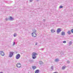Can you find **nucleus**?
<instances>
[{
    "instance_id": "nucleus-1",
    "label": "nucleus",
    "mask_w": 73,
    "mask_h": 73,
    "mask_svg": "<svg viewBox=\"0 0 73 73\" xmlns=\"http://www.w3.org/2000/svg\"><path fill=\"white\" fill-rule=\"evenodd\" d=\"M37 55V54L35 52H33L32 54V57L33 59H35L36 58V56Z\"/></svg>"
},
{
    "instance_id": "nucleus-2",
    "label": "nucleus",
    "mask_w": 73,
    "mask_h": 73,
    "mask_svg": "<svg viewBox=\"0 0 73 73\" xmlns=\"http://www.w3.org/2000/svg\"><path fill=\"white\" fill-rule=\"evenodd\" d=\"M32 37H36V36L37 35V34L35 32H33L32 33Z\"/></svg>"
},
{
    "instance_id": "nucleus-3",
    "label": "nucleus",
    "mask_w": 73,
    "mask_h": 73,
    "mask_svg": "<svg viewBox=\"0 0 73 73\" xmlns=\"http://www.w3.org/2000/svg\"><path fill=\"white\" fill-rule=\"evenodd\" d=\"M13 53H14V52H10L9 55V57H12L13 55Z\"/></svg>"
},
{
    "instance_id": "nucleus-4",
    "label": "nucleus",
    "mask_w": 73,
    "mask_h": 73,
    "mask_svg": "<svg viewBox=\"0 0 73 73\" xmlns=\"http://www.w3.org/2000/svg\"><path fill=\"white\" fill-rule=\"evenodd\" d=\"M16 66L18 68H21V64L20 63H17L16 64Z\"/></svg>"
},
{
    "instance_id": "nucleus-5",
    "label": "nucleus",
    "mask_w": 73,
    "mask_h": 73,
    "mask_svg": "<svg viewBox=\"0 0 73 73\" xmlns=\"http://www.w3.org/2000/svg\"><path fill=\"white\" fill-rule=\"evenodd\" d=\"M20 54H18L16 55V59H19V58H20Z\"/></svg>"
},
{
    "instance_id": "nucleus-6",
    "label": "nucleus",
    "mask_w": 73,
    "mask_h": 73,
    "mask_svg": "<svg viewBox=\"0 0 73 73\" xmlns=\"http://www.w3.org/2000/svg\"><path fill=\"white\" fill-rule=\"evenodd\" d=\"M0 54L2 56H4V53L3 51H0Z\"/></svg>"
},
{
    "instance_id": "nucleus-7",
    "label": "nucleus",
    "mask_w": 73,
    "mask_h": 73,
    "mask_svg": "<svg viewBox=\"0 0 73 73\" xmlns=\"http://www.w3.org/2000/svg\"><path fill=\"white\" fill-rule=\"evenodd\" d=\"M61 31V30L60 28H58L57 30V32L58 33H60Z\"/></svg>"
},
{
    "instance_id": "nucleus-8",
    "label": "nucleus",
    "mask_w": 73,
    "mask_h": 73,
    "mask_svg": "<svg viewBox=\"0 0 73 73\" xmlns=\"http://www.w3.org/2000/svg\"><path fill=\"white\" fill-rule=\"evenodd\" d=\"M65 32L64 31H62L61 33V35L62 36H65Z\"/></svg>"
},
{
    "instance_id": "nucleus-9",
    "label": "nucleus",
    "mask_w": 73,
    "mask_h": 73,
    "mask_svg": "<svg viewBox=\"0 0 73 73\" xmlns=\"http://www.w3.org/2000/svg\"><path fill=\"white\" fill-rule=\"evenodd\" d=\"M51 33H54V32H55V31L54 30V29H52L51 30Z\"/></svg>"
},
{
    "instance_id": "nucleus-10",
    "label": "nucleus",
    "mask_w": 73,
    "mask_h": 73,
    "mask_svg": "<svg viewBox=\"0 0 73 73\" xmlns=\"http://www.w3.org/2000/svg\"><path fill=\"white\" fill-rule=\"evenodd\" d=\"M13 19L12 18V17H10V18L9 19V20H11V21L13 20Z\"/></svg>"
},
{
    "instance_id": "nucleus-11",
    "label": "nucleus",
    "mask_w": 73,
    "mask_h": 73,
    "mask_svg": "<svg viewBox=\"0 0 73 73\" xmlns=\"http://www.w3.org/2000/svg\"><path fill=\"white\" fill-rule=\"evenodd\" d=\"M67 33H68V35H70V34H71V32L70 31H69L67 32Z\"/></svg>"
},
{
    "instance_id": "nucleus-12",
    "label": "nucleus",
    "mask_w": 73,
    "mask_h": 73,
    "mask_svg": "<svg viewBox=\"0 0 73 73\" xmlns=\"http://www.w3.org/2000/svg\"><path fill=\"white\" fill-rule=\"evenodd\" d=\"M66 68V67H65V66H63L62 68V69L63 70H64V69H65V68Z\"/></svg>"
},
{
    "instance_id": "nucleus-13",
    "label": "nucleus",
    "mask_w": 73,
    "mask_h": 73,
    "mask_svg": "<svg viewBox=\"0 0 73 73\" xmlns=\"http://www.w3.org/2000/svg\"><path fill=\"white\" fill-rule=\"evenodd\" d=\"M39 73V70H37L35 71V73Z\"/></svg>"
},
{
    "instance_id": "nucleus-14",
    "label": "nucleus",
    "mask_w": 73,
    "mask_h": 73,
    "mask_svg": "<svg viewBox=\"0 0 73 73\" xmlns=\"http://www.w3.org/2000/svg\"><path fill=\"white\" fill-rule=\"evenodd\" d=\"M32 68H33L34 70H35V69H36V67L35 66H33Z\"/></svg>"
},
{
    "instance_id": "nucleus-15",
    "label": "nucleus",
    "mask_w": 73,
    "mask_h": 73,
    "mask_svg": "<svg viewBox=\"0 0 73 73\" xmlns=\"http://www.w3.org/2000/svg\"><path fill=\"white\" fill-rule=\"evenodd\" d=\"M39 63L40 65H41L42 64H43V62H42V61H40L39 62Z\"/></svg>"
},
{
    "instance_id": "nucleus-16",
    "label": "nucleus",
    "mask_w": 73,
    "mask_h": 73,
    "mask_svg": "<svg viewBox=\"0 0 73 73\" xmlns=\"http://www.w3.org/2000/svg\"><path fill=\"white\" fill-rule=\"evenodd\" d=\"M33 61H34L33 60H29L30 62H31V63H32V62H33Z\"/></svg>"
},
{
    "instance_id": "nucleus-17",
    "label": "nucleus",
    "mask_w": 73,
    "mask_h": 73,
    "mask_svg": "<svg viewBox=\"0 0 73 73\" xmlns=\"http://www.w3.org/2000/svg\"><path fill=\"white\" fill-rule=\"evenodd\" d=\"M55 61L56 62H57V61H58V59H56L55 60Z\"/></svg>"
},
{
    "instance_id": "nucleus-18",
    "label": "nucleus",
    "mask_w": 73,
    "mask_h": 73,
    "mask_svg": "<svg viewBox=\"0 0 73 73\" xmlns=\"http://www.w3.org/2000/svg\"><path fill=\"white\" fill-rule=\"evenodd\" d=\"M51 69L52 70H53V66H52L51 67Z\"/></svg>"
},
{
    "instance_id": "nucleus-19",
    "label": "nucleus",
    "mask_w": 73,
    "mask_h": 73,
    "mask_svg": "<svg viewBox=\"0 0 73 73\" xmlns=\"http://www.w3.org/2000/svg\"><path fill=\"white\" fill-rule=\"evenodd\" d=\"M72 44V42L71 41H70L69 42V44H70V45H71V44Z\"/></svg>"
},
{
    "instance_id": "nucleus-20",
    "label": "nucleus",
    "mask_w": 73,
    "mask_h": 73,
    "mask_svg": "<svg viewBox=\"0 0 73 73\" xmlns=\"http://www.w3.org/2000/svg\"><path fill=\"white\" fill-rule=\"evenodd\" d=\"M16 35H17L16 34H14V37H16Z\"/></svg>"
},
{
    "instance_id": "nucleus-21",
    "label": "nucleus",
    "mask_w": 73,
    "mask_h": 73,
    "mask_svg": "<svg viewBox=\"0 0 73 73\" xmlns=\"http://www.w3.org/2000/svg\"><path fill=\"white\" fill-rule=\"evenodd\" d=\"M59 8H63V7L62 6H60Z\"/></svg>"
},
{
    "instance_id": "nucleus-22",
    "label": "nucleus",
    "mask_w": 73,
    "mask_h": 73,
    "mask_svg": "<svg viewBox=\"0 0 73 73\" xmlns=\"http://www.w3.org/2000/svg\"><path fill=\"white\" fill-rule=\"evenodd\" d=\"M33 32H36V30L35 29H34L33 30Z\"/></svg>"
},
{
    "instance_id": "nucleus-23",
    "label": "nucleus",
    "mask_w": 73,
    "mask_h": 73,
    "mask_svg": "<svg viewBox=\"0 0 73 73\" xmlns=\"http://www.w3.org/2000/svg\"><path fill=\"white\" fill-rule=\"evenodd\" d=\"M71 31L72 33H73V29L71 30Z\"/></svg>"
},
{
    "instance_id": "nucleus-24",
    "label": "nucleus",
    "mask_w": 73,
    "mask_h": 73,
    "mask_svg": "<svg viewBox=\"0 0 73 73\" xmlns=\"http://www.w3.org/2000/svg\"><path fill=\"white\" fill-rule=\"evenodd\" d=\"M69 63H70V61L68 60L67 61V63L68 64H69Z\"/></svg>"
},
{
    "instance_id": "nucleus-25",
    "label": "nucleus",
    "mask_w": 73,
    "mask_h": 73,
    "mask_svg": "<svg viewBox=\"0 0 73 73\" xmlns=\"http://www.w3.org/2000/svg\"><path fill=\"white\" fill-rule=\"evenodd\" d=\"M6 21H7V20H8V18H6Z\"/></svg>"
},
{
    "instance_id": "nucleus-26",
    "label": "nucleus",
    "mask_w": 73,
    "mask_h": 73,
    "mask_svg": "<svg viewBox=\"0 0 73 73\" xmlns=\"http://www.w3.org/2000/svg\"><path fill=\"white\" fill-rule=\"evenodd\" d=\"M30 2H32L33 0H29Z\"/></svg>"
},
{
    "instance_id": "nucleus-27",
    "label": "nucleus",
    "mask_w": 73,
    "mask_h": 73,
    "mask_svg": "<svg viewBox=\"0 0 73 73\" xmlns=\"http://www.w3.org/2000/svg\"><path fill=\"white\" fill-rule=\"evenodd\" d=\"M63 43H66V41H63Z\"/></svg>"
},
{
    "instance_id": "nucleus-28",
    "label": "nucleus",
    "mask_w": 73,
    "mask_h": 73,
    "mask_svg": "<svg viewBox=\"0 0 73 73\" xmlns=\"http://www.w3.org/2000/svg\"><path fill=\"white\" fill-rule=\"evenodd\" d=\"M13 45H15V42H13Z\"/></svg>"
},
{
    "instance_id": "nucleus-29",
    "label": "nucleus",
    "mask_w": 73,
    "mask_h": 73,
    "mask_svg": "<svg viewBox=\"0 0 73 73\" xmlns=\"http://www.w3.org/2000/svg\"><path fill=\"white\" fill-rule=\"evenodd\" d=\"M37 45V43L36 42V43L35 45Z\"/></svg>"
},
{
    "instance_id": "nucleus-30",
    "label": "nucleus",
    "mask_w": 73,
    "mask_h": 73,
    "mask_svg": "<svg viewBox=\"0 0 73 73\" xmlns=\"http://www.w3.org/2000/svg\"><path fill=\"white\" fill-rule=\"evenodd\" d=\"M41 50H44V48H42V49H41Z\"/></svg>"
},
{
    "instance_id": "nucleus-31",
    "label": "nucleus",
    "mask_w": 73,
    "mask_h": 73,
    "mask_svg": "<svg viewBox=\"0 0 73 73\" xmlns=\"http://www.w3.org/2000/svg\"><path fill=\"white\" fill-rule=\"evenodd\" d=\"M0 73H3V72H0Z\"/></svg>"
},
{
    "instance_id": "nucleus-32",
    "label": "nucleus",
    "mask_w": 73,
    "mask_h": 73,
    "mask_svg": "<svg viewBox=\"0 0 73 73\" xmlns=\"http://www.w3.org/2000/svg\"><path fill=\"white\" fill-rule=\"evenodd\" d=\"M43 21H45V20L43 19Z\"/></svg>"
},
{
    "instance_id": "nucleus-33",
    "label": "nucleus",
    "mask_w": 73,
    "mask_h": 73,
    "mask_svg": "<svg viewBox=\"0 0 73 73\" xmlns=\"http://www.w3.org/2000/svg\"><path fill=\"white\" fill-rule=\"evenodd\" d=\"M38 1V0H36V1Z\"/></svg>"
},
{
    "instance_id": "nucleus-34",
    "label": "nucleus",
    "mask_w": 73,
    "mask_h": 73,
    "mask_svg": "<svg viewBox=\"0 0 73 73\" xmlns=\"http://www.w3.org/2000/svg\"><path fill=\"white\" fill-rule=\"evenodd\" d=\"M54 73H57L55 72H54Z\"/></svg>"
}]
</instances>
